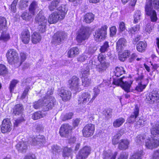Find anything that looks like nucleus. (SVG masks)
Segmentation results:
<instances>
[{
    "label": "nucleus",
    "instance_id": "nucleus-26",
    "mask_svg": "<svg viewBox=\"0 0 159 159\" xmlns=\"http://www.w3.org/2000/svg\"><path fill=\"white\" fill-rule=\"evenodd\" d=\"M133 83V80H129L127 81H123L122 82L121 85V88L124 90L125 92L127 93L130 92V88Z\"/></svg>",
    "mask_w": 159,
    "mask_h": 159
},
{
    "label": "nucleus",
    "instance_id": "nucleus-34",
    "mask_svg": "<svg viewBox=\"0 0 159 159\" xmlns=\"http://www.w3.org/2000/svg\"><path fill=\"white\" fill-rule=\"evenodd\" d=\"M137 76L134 78V80L135 82L138 83H146L147 82H148V79L144 78V76L143 73H141L140 74H138Z\"/></svg>",
    "mask_w": 159,
    "mask_h": 159
},
{
    "label": "nucleus",
    "instance_id": "nucleus-39",
    "mask_svg": "<svg viewBox=\"0 0 159 159\" xmlns=\"http://www.w3.org/2000/svg\"><path fill=\"white\" fill-rule=\"evenodd\" d=\"M143 152V150L137 151L130 157V159H141Z\"/></svg>",
    "mask_w": 159,
    "mask_h": 159
},
{
    "label": "nucleus",
    "instance_id": "nucleus-35",
    "mask_svg": "<svg viewBox=\"0 0 159 159\" xmlns=\"http://www.w3.org/2000/svg\"><path fill=\"white\" fill-rule=\"evenodd\" d=\"M90 74V66L89 65H87L85 67L82 68L80 72V75L81 76L80 77L88 76Z\"/></svg>",
    "mask_w": 159,
    "mask_h": 159
},
{
    "label": "nucleus",
    "instance_id": "nucleus-33",
    "mask_svg": "<svg viewBox=\"0 0 159 159\" xmlns=\"http://www.w3.org/2000/svg\"><path fill=\"white\" fill-rule=\"evenodd\" d=\"M148 82L146 83H138L134 88V90L138 92H143L147 86Z\"/></svg>",
    "mask_w": 159,
    "mask_h": 159
},
{
    "label": "nucleus",
    "instance_id": "nucleus-62",
    "mask_svg": "<svg viewBox=\"0 0 159 159\" xmlns=\"http://www.w3.org/2000/svg\"><path fill=\"white\" fill-rule=\"evenodd\" d=\"M80 119L79 118H76L73 120L72 122V128H75V127H78L80 123Z\"/></svg>",
    "mask_w": 159,
    "mask_h": 159
},
{
    "label": "nucleus",
    "instance_id": "nucleus-4",
    "mask_svg": "<svg viewBox=\"0 0 159 159\" xmlns=\"http://www.w3.org/2000/svg\"><path fill=\"white\" fill-rule=\"evenodd\" d=\"M92 32L90 27L81 26L76 37V39L79 43L87 40L90 37Z\"/></svg>",
    "mask_w": 159,
    "mask_h": 159
},
{
    "label": "nucleus",
    "instance_id": "nucleus-43",
    "mask_svg": "<svg viewBox=\"0 0 159 159\" xmlns=\"http://www.w3.org/2000/svg\"><path fill=\"white\" fill-rule=\"evenodd\" d=\"M114 72L116 76L117 77H119L124 74L125 71L124 68L122 67H116Z\"/></svg>",
    "mask_w": 159,
    "mask_h": 159
},
{
    "label": "nucleus",
    "instance_id": "nucleus-24",
    "mask_svg": "<svg viewBox=\"0 0 159 159\" xmlns=\"http://www.w3.org/2000/svg\"><path fill=\"white\" fill-rule=\"evenodd\" d=\"M24 106L22 104L19 103L15 105L12 108V114L15 116H19L23 113Z\"/></svg>",
    "mask_w": 159,
    "mask_h": 159
},
{
    "label": "nucleus",
    "instance_id": "nucleus-38",
    "mask_svg": "<svg viewBox=\"0 0 159 159\" xmlns=\"http://www.w3.org/2000/svg\"><path fill=\"white\" fill-rule=\"evenodd\" d=\"M81 79L82 85L84 87H89L91 83V78L89 76L80 77Z\"/></svg>",
    "mask_w": 159,
    "mask_h": 159
},
{
    "label": "nucleus",
    "instance_id": "nucleus-44",
    "mask_svg": "<svg viewBox=\"0 0 159 159\" xmlns=\"http://www.w3.org/2000/svg\"><path fill=\"white\" fill-rule=\"evenodd\" d=\"M7 27V20L6 18L2 16H0V30H3Z\"/></svg>",
    "mask_w": 159,
    "mask_h": 159
},
{
    "label": "nucleus",
    "instance_id": "nucleus-50",
    "mask_svg": "<svg viewBox=\"0 0 159 159\" xmlns=\"http://www.w3.org/2000/svg\"><path fill=\"white\" fill-rule=\"evenodd\" d=\"M8 73L6 66L3 64H0V75H4Z\"/></svg>",
    "mask_w": 159,
    "mask_h": 159
},
{
    "label": "nucleus",
    "instance_id": "nucleus-64",
    "mask_svg": "<svg viewBox=\"0 0 159 159\" xmlns=\"http://www.w3.org/2000/svg\"><path fill=\"white\" fill-rule=\"evenodd\" d=\"M53 91L50 89V90H48L47 93L46 94L45 96L43 97V98H44V99H47V98H49L50 97H53V96H51L53 94Z\"/></svg>",
    "mask_w": 159,
    "mask_h": 159
},
{
    "label": "nucleus",
    "instance_id": "nucleus-1",
    "mask_svg": "<svg viewBox=\"0 0 159 159\" xmlns=\"http://www.w3.org/2000/svg\"><path fill=\"white\" fill-rule=\"evenodd\" d=\"M60 2V0H53L48 6V9L51 11L57 9L58 12L54 11L49 15L48 19L50 24H55L59 20L64 19L67 13L68 9L66 5H61L57 7Z\"/></svg>",
    "mask_w": 159,
    "mask_h": 159
},
{
    "label": "nucleus",
    "instance_id": "nucleus-2",
    "mask_svg": "<svg viewBox=\"0 0 159 159\" xmlns=\"http://www.w3.org/2000/svg\"><path fill=\"white\" fill-rule=\"evenodd\" d=\"M6 57L8 63L13 65L16 68L19 67L27 58L26 53L23 52L20 53L19 58L18 52L13 48L8 50L6 54Z\"/></svg>",
    "mask_w": 159,
    "mask_h": 159
},
{
    "label": "nucleus",
    "instance_id": "nucleus-61",
    "mask_svg": "<svg viewBox=\"0 0 159 159\" xmlns=\"http://www.w3.org/2000/svg\"><path fill=\"white\" fill-rule=\"evenodd\" d=\"M129 154L127 152H124L121 153L117 159H127Z\"/></svg>",
    "mask_w": 159,
    "mask_h": 159
},
{
    "label": "nucleus",
    "instance_id": "nucleus-52",
    "mask_svg": "<svg viewBox=\"0 0 159 159\" xmlns=\"http://www.w3.org/2000/svg\"><path fill=\"white\" fill-rule=\"evenodd\" d=\"M31 16L32 15L31 14L30 15L28 12L25 11L22 13L21 17L23 20L26 21H29L31 17Z\"/></svg>",
    "mask_w": 159,
    "mask_h": 159
},
{
    "label": "nucleus",
    "instance_id": "nucleus-10",
    "mask_svg": "<svg viewBox=\"0 0 159 159\" xmlns=\"http://www.w3.org/2000/svg\"><path fill=\"white\" fill-rule=\"evenodd\" d=\"M67 37V35L63 31H57L52 36L51 43L56 45L62 43Z\"/></svg>",
    "mask_w": 159,
    "mask_h": 159
},
{
    "label": "nucleus",
    "instance_id": "nucleus-63",
    "mask_svg": "<svg viewBox=\"0 0 159 159\" xmlns=\"http://www.w3.org/2000/svg\"><path fill=\"white\" fill-rule=\"evenodd\" d=\"M151 1L152 5V4L154 8L157 10L159 9V0H153L152 2V0Z\"/></svg>",
    "mask_w": 159,
    "mask_h": 159
},
{
    "label": "nucleus",
    "instance_id": "nucleus-48",
    "mask_svg": "<svg viewBox=\"0 0 159 159\" xmlns=\"http://www.w3.org/2000/svg\"><path fill=\"white\" fill-rule=\"evenodd\" d=\"M109 42L108 41H105L101 46L99 49L101 53H104L107 50V48L109 47Z\"/></svg>",
    "mask_w": 159,
    "mask_h": 159
},
{
    "label": "nucleus",
    "instance_id": "nucleus-40",
    "mask_svg": "<svg viewBox=\"0 0 159 159\" xmlns=\"http://www.w3.org/2000/svg\"><path fill=\"white\" fill-rule=\"evenodd\" d=\"M71 148H69L67 146L64 147L63 149L62 156L64 157H68L72 152Z\"/></svg>",
    "mask_w": 159,
    "mask_h": 159
},
{
    "label": "nucleus",
    "instance_id": "nucleus-21",
    "mask_svg": "<svg viewBox=\"0 0 159 159\" xmlns=\"http://www.w3.org/2000/svg\"><path fill=\"white\" fill-rule=\"evenodd\" d=\"M30 37V32L27 28L23 29L22 31L20 38L22 42L24 44L29 43Z\"/></svg>",
    "mask_w": 159,
    "mask_h": 159
},
{
    "label": "nucleus",
    "instance_id": "nucleus-45",
    "mask_svg": "<svg viewBox=\"0 0 159 159\" xmlns=\"http://www.w3.org/2000/svg\"><path fill=\"white\" fill-rule=\"evenodd\" d=\"M18 82L19 81L15 79H13L10 82L9 88L11 93H13L14 88Z\"/></svg>",
    "mask_w": 159,
    "mask_h": 159
},
{
    "label": "nucleus",
    "instance_id": "nucleus-6",
    "mask_svg": "<svg viewBox=\"0 0 159 159\" xmlns=\"http://www.w3.org/2000/svg\"><path fill=\"white\" fill-rule=\"evenodd\" d=\"M107 26L104 25L96 30L93 36L94 40L97 42H101L105 40L107 37Z\"/></svg>",
    "mask_w": 159,
    "mask_h": 159
},
{
    "label": "nucleus",
    "instance_id": "nucleus-3",
    "mask_svg": "<svg viewBox=\"0 0 159 159\" xmlns=\"http://www.w3.org/2000/svg\"><path fill=\"white\" fill-rule=\"evenodd\" d=\"M124 132L122 129H119L114 135L112 139V143L114 145L118 144V148L120 150L128 149L129 146L130 141L127 138L119 140L124 134Z\"/></svg>",
    "mask_w": 159,
    "mask_h": 159
},
{
    "label": "nucleus",
    "instance_id": "nucleus-14",
    "mask_svg": "<svg viewBox=\"0 0 159 159\" xmlns=\"http://www.w3.org/2000/svg\"><path fill=\"white\" fill-rule=\"evenodd\" d=\"M91 148L85 146L83 147L79 151L76 156V159H86L90 153Z\"/></svg>",
    "mask_w": 159,
    "mask_h": 159
},
{
    "label": "nucleus",
    "instance_id": "nucleus-15",
    "mask_svg": "<svg viewBox=\"0 0 159 159\" xmlns=\"http://www.w3.org/2000/svg\"><path fill=\"white\" fill-rule=\"evenodd\" d=\"M58 94L62 100L64 102L69 101L72 97V93L70 91L61 88L58 91Z\"/></svg>",
    "mask_w": 159,
    "mask_h": 159
},
{
    "label": "nucleus",
    "instance_id": "nucleus-41",
    "mask_svg": "<svg viewBox=\"0 0 159 159\" xmlns=\"http://www.w3.org/2000/svg\"><path fill=\"white\" fill-rule=\"evenodd\" d=\"M142 59V58L138 57V55L137 53L133 52L129 58V61L130 62H133L135 60L139 61Z\"/></svg>",
    "mask_w": 159,
    "mask_h": 159
},
{
    "label": "nucleus",
    "instance_id": "nucleus-17",
    "mask_svg": "<svg viewBox=\"0 0 159 159\" xmlns=\"http://www.w3.org/2000/svg\"><path fill=\"white\" fill-rule=\"evenodd\" d=\"M145 146L146 148L152 150L159 146V139L154 138L147 139L145 142Z\"/></svg>",
    "mask_w": 159,
    "mask_h": 159
},
{
    "label": "nucleus",
    "instance_id": "nucleus-18",
    "mask_svg": "<svg viewBox=\"0 0 159 159\" xmlns=\"http://www.w3.org/2000/svg\"><path fill=\"white\" fill-rule=\"evenodd\" d=\"M43 102V105H44L45 111H48L52 109L54 106L56 102V100L54 97H50L44 100V98L42 99Z\"/></svg>",
    "mask_w": 159,
    "mask_h": 159
},
{
    "label": "nucleus",
    "instance_id": "nucleus-31",
    "mask_svg": "<svg viewBox=\"0 0 159 159\" xmlns=\"http://www.w3.org/2000/svg\"><path fill=\"white\" fill-rule=\"evenodd\" d=\"M31 41L33 44H36L39 43L42 39V36L40 34L35 31L31 35Z\"/></svg>",
    "mask_w": 159,
    "mask_h": 159
},
{
    "label": "nucleus",
    "instance_id": "nucleus-22",
    "mask_svg": "<svg viewBox=\"0 0 159 159\" xmlns=\"http://www.w3.org/2000/svg\"><path fill=\"white\" fill-rule=\"evenodd\" d=\"M80 52L79 48L77 46L73 47L66 51L67 57L69 58L76 57L79 54Z\"/></svg>",
    "mask_w": 159,
    "mask_h": 159
},
{
    "label": "nucleus",
    "instance_id": "nucleus-53",
    "mask_svg": "<svg viewBox=\"0 0 159 159\" xmlns=\"http://www.w3.org/2000/svg\"><path fill=\"white\" fill-rule=\"evenodd\" d=\"M73 115L74 113L73 112H69L66 113L64 115L63 120L64 121L71 119L72 118Z\"/></svg>",
    "mask_w": 159,
    "mask_h": 159
},
{
    "label": "nucleus",
    "instance_id": "nucleus-37",
    "mask_svg": "<svg viewBox=\"0 0 159 159\" xmlns=\"http://www.w3.org/2000/svg\"><path fill=\"white\" fill-rule=\"evenodd\" d=\"M150 130L152 135L155 136L159 135V122H157L152 126Z\"/></svg>",
    "mask_w": 159,
    "mask_h": 159
},
{
    "label": "nucleus",
    "instance_id": "nucleus-49",
    "mask_svg": "<svg viewBox=\"0 0 159 159\" xmlns=\"http://www.w3.org/2000/svg\"><path fill=\"white\" fill-rule=\"evenodd\" d=\"M10 38V35L8 33L6 34L3 32L0 36V41L2 40L6 42L8 41Z\"/></svg>",
    "mask_w": 159,
    "mask_h": 159
},
{
    "label": "nucleus",
    "instance_id": "nucleus-36",
    "mask_svg": "<svg viewBox=\"0 0 159 159\" xmlns=\"http://www.w3.org/2000/svg\"><path fill=\"white\" fill-rule=\"evenodd\" d=\"M125 119L122 117L115 120L113 123V126L115 128H118L121 126L125 122Z\"/></svg>",
    "mask_w": 159,
    "mask_h": 159
},
{
    "label": "nucleus",
    "instance_id": "nucleus-32",
    "mask_svg": "<svg viewBox=\"0 0 159 159\" xmlns=\"http://www.w3.org/2000/svg\"><path fill=\"white\" fill-rule=\"evenodd\" d=\"M38 7V2L35 0L32 1L29 7V11L30 14L32 16L35 15L36 9Z\"/></svg>",
    "mask_w": 159,
    "mask_h": 159
},
{
    "label": "nucleus",
    "instance_id": "nucleus-60",
    "mask_svg": "<svg viewBox=\"0 0 159 159\" xmlns=\"http://www.w3.org/2000/svg\"><path fill=\"white\" fill-rule=\"evenodd\" d=\"M87 57L85 54H82L80 55L77 58V61L80 62H84L87 58Z\"/></svg>",
    "mask_w": 159,
    "mask_h": 159
},
{
    "label": "nucleus",
    "instance_id": "nucleus-30",
    "mask_svg": "<svg viewBox=\"0 0 159 159\" xmlns=\"http://www.w3.org/2000/svg\"><path fill=\"white\" fill-rule=\"evenodd\" d=\"M95 15L92 12H88L83 16V21L86 24H90L93 21Z\"/></svg>",
    "mask_w": 159,
    "mask_h": 159
},
{
    "label": "nucleus",
    "instance_id": "nucleus-25",
    "mask_svg": "<svg viewBox=\"0 0 159 159\" xmlns=\"http://www.w3.org/2000/svg\"><path fill=\"white\" fill-rule=\"evenodd\" d=\"M28 144L27 142L23 141L19 142L16 145V148L21 152H26L28 150Z\"/></svg>",
    "mask_w": 159,
    "mask_h": 159
},
{
    "label": "nucleus",
    "instance_id": "nucleus-58",
    "mask_svg": "<svg viewBox=\"0 0 159 159\" xmlns=\"http://www.w3.org/2000/svg\"><path fill=\"white\" fill-rule=\"evenodd\" d=\"M25 120V119L23 118L16 119L15 120V122L13 123L14 127H17L20 124Z\"/></svg>",
    "mask_w": 159,
    "mask_h": 159
},
{
    "label": "nucleus",
    "instance_id": "nucleus-11",
    "mask_svg": "<svg viewBox=\"0 0 159 159\" xmlns=\"http://www.w3.org/2000/svg\"><path fill=\"white\" fill-rule=\"evenodd\" d=\"M95 131V125L91 123L85 125L82 130L83 136L85 138H89L92 136Z\"/></svg>",
    "mask_w": 159,
    "mask_h": 159
},
{
    "label": "nucleus",
    "instance_id": "nucleus-7",
    "mask_svg": "<svg viewBox=\"0 0 159 159\" xmlns=\"http://www.w3.org/2000/svg\"><path fill=\"white\" fill-rule=\"evenodd\" d=\"M48 21L46 18L40 14H38L35 18V21L38 25V29L39 31L43 33L46 31V27Z\"/></svg>",
    "mask_w": 159,
    "mask_h": 159
},
{
    "label": "nucleus",
    "instance_id": "nucleus-56",
    "mask_svg": "<svg viewBox=\"0 0 159 159\" xmlns=\"http://www.w3.org/2000/svg\"><path fill=\"white\" fill-rule=\"evenodd\" d=\"M139 25H136L135 26L130 28L129 30V32L131 34H134L136 31L139 30Z\"/></svg>",
    "mask_w": 159,
    "mask_h": 159
},
{
    "label": "nucleus",
    "instance_id": "nucleus-51",
    "mask_svg": "<svg viewBox=\"0 0 159 159\" xmlns=\"http://www.w3.org/2000/svg\"><path fill=\"white\" fill-rule=\"evenodd\" d=\"M51 149L52 153L55 154H59L61 151V148L57 145L52 146Z\"/></svg>",
    "mask_w": 159,
    "mask_h": 159
},
{
    "label": "nucleus",
    "instance_id": "nucleus-59",
    "mask_svg": "<svg viewBox=\"0 0 159 159\" xmlns=\"http://www.w3.org/2000/svg\"><path fill=\"white\" fill-rule=\"evenodd\" d=\"M41 104L43 105V102H42V99H39L34 102L33 107L35 109H38L40 107Z\"/></svg>",
    "mask_w": 159,
    "mask_h": 159
},
{
    "label": "nucleus",
    "instance_id": "nucleus-47",
    "mask_svg": "<svg viewBox=\"0 0 159 159\" xmlns=\"http://www.w3.org/2000/svg\"><path fill=\"white\" fill-rule=\"evenodd\" d=\"M100 93V90L98 88H94L93 89V94L92 96V98L90 99L89 104L92 103L95 98L98 96Z\"/></svg>",
    "mask_w": 159,
    "mask_h": 159
},
{
    "label": "nucleus",
    "instance_id": "nucleus-9",
    "mask_svg": "<svg viewBox=\"0 0 159 159\" xmlns=\"http://www.w3.org/2000/svg\"><path fill=\"white\" fill-rule=\"evenodd\" d=\"M145 11L146 15L150 16L151 21L156 22L157 18L156 11L152 9L151 0H149L146 3Z\"/></svg>",
    "mask_w": 159,
    "mask_h": 159
},
{
    "label": "nucleus",
    "instance_id": "nucleus-13",
    "mask_svg": "<svg viewBox=\"0 0 159 159\" xmlns=\"http://www.w3.org/2000/svg\"><path fill=\"white\" fill-rule=\"evenodd\" d=\"M73 130V128L68 123L62 124L59 129V134L61 137L64 138L68 137L69 134L71 133Z\"/></svg>",
    "mask_w": 159,
    "mask_h": 159
},
{
    "label": "nucleus",
    "instance_id": "nucleus-5",
    "mask_svg": "<svg viewBox=\"0 0 159 159\" xmlns=\"http://www.w3.org/2000/svg\"><path fill=\"white\" fill-rule=\"evenodd\" d=\"M107 56L102 53H99L97 57L99 63L96 66L97 70L99 72L104 71L109 66L110 63L107 61Z\"/></svg>",
    "mask_w": 159,
    "mask_h": 159
},
{
    "label": "nucleus",
    "instance_id": "nucleus-16",
    "mask_svg": "<svg viewBox=\"0 0 159 159\" xmlns=\"http://www.w3.org/2000/svg\"><path fill=\"white\" fill-rule=\"evenodd\" d=\"M91 97V94L88 92H83L81 94L78 95V104L83 106L89 104V99Z\"/></svg>",
    "mask_w": 159,
    "mask_h": 159
},
{
    "label": "nucleus",
    "instance_id": "nucleus-57",
    "mask_svg": "<svg viewBox=\"0 0 159 159\" xmlns=\"http://www.w3.org/2000/svg\"><path fill=\"white\" fill-rule=\"evenodd\" d=\"M126 28L125 23L123 21H121L119 24V30L120 32H121L125 30Z\"/></svg>",
    "mask_w": 159,
    "mask_h": 159
},
{
    "label": "nucleus",
    "instance_id": "nucleus-23",
    "mask_svg": "<svg viewBox=\"0 0 159 159\" xmlns=\"http://www.w3.org/2000/svg\"><path fill=\"white\" fill-rule=\"evenodd\" d=\"M127 43V42L125 39L123 38L119 39L116 43V51L119 52L122 51L124 47L126 46Z\"/></svg>",
    "mask_w": 159,
    "mask_h": 159
},
{
    "label": "nucleus",
    "instance_id": "nucleus-8",
    "mask_svg": "<svg viewBox=\"0 0 159 159\" xmlns=\"http://www.w3.org/2000/svg\"><path fill=\"white\" fill-rule=\"evenodd\" d=\"M67 86L71 90L80 91L81 90L80 79L76 75H73L67 81Z\"/></svg>",
    "mask_w": 159,
    "mask_h": 159
},
{
    "label": "nucleus",
    "instance_id": "nucleus-55",
    "mask_svg": "<svg viewBox=\"0 0 159 159\" xmlns=\"http://www.w3.org/2000/svg\"><path fill=\"white\" fill-rule=\"evenodd\" d=\"M110 35L111 37H113L114 36L116 33L117 29L116 27L113 26L109 28Z\"/></svg>",
    "mask_w": 159,
    "mask_h": 159
},
{
    "label": "nucleus",
    "instance_id": "nucleus-27",
    "mask_svg": "<svg viewBox=\"0 0 159 159\" xmlns=\"http://www.w3.org/2000/svg\"><path fill=\"white\" fill-rule=\"evenodd\" d=\"M118 53V58L121 61H125L128 58H129L130 55V51L129 50H124L122 52H119Z\"/></svg>",
    "mask_w": 159,
    "mask_h": 159
},
{
    "label": "nucleus",
    "instance_id": "nucleus-29",
    "mask_svg": "<svg viewBox=\"0 0 159 159\" xmlns=\"http://www.w3.org/2000/svg\"><path fill=\"white\" fill-rule=\"evenodd\" d=\"M139 109L137 106H135L133 114L131 115L127 119V121L129 123H133L134 120L131 119H134L135 120L139 116Z\"/></svg>",
    "mask_w": 159,
    "mask_h": 159
},
{
    "label": "nucleus",
    "instance_id": "nucleus-42",
    "mask_svg": "<svg viewBox=\"0 0 159 159\" xmlns=\"http://www.w3.org/2000/svg\"><path fill=\"white\" fill-rule=\"evenodd\" d=\"M43 117V115L41 111H38L34 113L31 116L32 118L34 120L39 119Z\"/></svg>",
    "mask_w": 159,
    "mask_h": 159
},
{
    "label": "nucleus",
    "instance_id": "nucleus-12",
    "mask_svg": "<svg viewBox=\"0 0 159 159\" xmlns=\"http://www.w3.org/2000/svg\"><path fill=\"white\" fill-rule=\"evenodd\" d=\"M147 101L150 104H157L159 103V89L153 90L149 93L146 97Z\"/></svg>",
    "mask_w": 159,
    "mask_h": 159
},
{
    "label": "nucleus",
    "instance_id": "nucleus-54",
    "mask_svg": "<svg viewBox=\"0 0 159 159\" xmlns=\"http://www.w3.org/2000/svg\"><path fill=\"white\" fill-rule=\"evenodd\" d=\"M30 89V87L29 86H28L26 88H25L20 97V98L21 99H23L25 98L26 95L28 94V92Z\"/></svg>",
    "mask_w": 159,
    "mask_h": 159
},
{
    "label": "nucleus",
    "instance_id": "nucleus-19",
    "mask_svg": "<svg viewBox=\"0 0 159 159\" xmlns=\"http://www.w3.org/2000/svg\"><path fill=\"white\" fill-rule=\"evenodd\" d=\"M12 129L11 121L8 118L4 119L2 121L1 127V132L3 134L8 133Z\"/></svg>",
    "mask_w": 159,
    "mask_h": 159
},
{
    "label": "nucleus",
    "instance_id": "nucleus-20",
    "mask_svg": "<svg viewBox=\"0 0 159 159\" xmlns=\"http://www.w3.org/2000/svg\"><path fill=\"white\" fill-rule=\"evenodd\" d=\"M46 142L45 137L43 135H39L34 137L32 139V144L33 145H39L43 146Z\"/></svg>",
    "mask_w": 159,
    "mask_h": 159
},
{
    "label": "nucleus",
    "instance_id": "nucleus-28",
    "mask_svg": "<svg viewBox=\"0 0 159 159\" xmlns=\"http://www.w3.org/2000/svg\"><path fill=\"white\" fill-rule=\"evenodd\" d=\"M147 44L145 41H139L136 44V49L139 52H145L147 49Z\"/></svg>",
    "mask_w": 159,
    "mask_h": 159
},
{
    "label": "nucleus",
    "instance_id": "nucleus-46",
    "mask_svg": "<svg viewBox=\"0 0 159 159\" xmlns=\"http://www.w3.org/2000/svg\"><path fill=\"white\" fill-rule=\"evenodd\" d=\"M125 78V76H124L119 79L113 78L112 83L116 86L121 87L123 80Z\"/></svg>",
    "mask_w": 159,
    "mask_h": 159
}]
</instances>
